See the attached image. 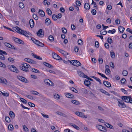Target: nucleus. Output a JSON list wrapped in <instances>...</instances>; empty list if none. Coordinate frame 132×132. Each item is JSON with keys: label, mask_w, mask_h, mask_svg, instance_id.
<instances>
[{"label": "nucleus", "mask_w": 132, "mask_h": 132, "mask_svg": "<svg viewBox=\"0 0 132 132\" xmlns=\"http://www.w3.org/2000/svg\"><path fill=\"white\" fill-rule=\"evenodd\" d=\"M67 97L70 98H73L74 97L73 95L68 93H66L64 94Z\"/></svg>", "instance_id": "obj_18"}, {"label": "nucleus", "mask_w": 132, "mask_h": 132, "mask_svg": "<svg viewBox=\"0 0 132 132\" xmlns=\"http://www.w3.org/2000/svg\"><path fill=\"white\" fill-rule=\"evenodd\" d=\"M118 105L121 108H125L126 105L122 100L118 99L117 100Z\"/></svg>", "instance_id": "obj_2"}, {"label": "nucleus", "mask_w": 132, "mask_h": 132, "mask_svg": "<svg viewBox=\"0 0 132 132\" xmlns=\"http://www.w3.org/2000/svg\"><path fill=\"white\" fill-rule=\"evenodd\" d=\"M49 39L51 42H52L54 40V38L53 36L51 35L49 37Z\"/></svg>", "instance_id": "obj_44"}, {"label": "nucleus", "mask_w": 132, "mask_h": 132, "mask_svg": "<svg viewBox=\"0 0 132 132\" xmlns=\"http://www.w3.org/2000/svg\"><path fill=\"white\" fill-rule=\"evenodd\" d=\"M0 67H3L4 68H6V67L5 64L0 61Z\"/></svg>", "instance_id": "obj_43"}, {"label": "nucleus", "mask_w": 132, "mask_h": 132, "mask_svg": "<svg viewBox=\"0 0 132 132\" xmlns=\"http://www.w3.org/2000/svg\"><path fill=\"white\" fill-rule=\"evenodd\" d=\"M16 31L19 33L22 34L24 35H26L27 32L26 31L21 29L17 27L16 28Z\"/></svg>", "instance_id": "obj_10"}, {"label": "nucleus", "mask_w": 132, "mask_h": 132, "mask_svg": "<svg viewBox=\"0 0 132 132\" xmlns=\"http://www.w3.org/2000/svg\"><path fill=\"white\" fill-rule=\"evenodd\" d=\"M125 29V28L122 26H120L119 28V30L121 33L123 32Z\"/></svg>", "instance_id": "obj_30"}, {"label": "nucleus", "mask_w": 132, "mask_h": 132, "mask_svg": "<svg viewBox=\"0 0 132 132\" xmlns=\"http://www.w3.org/2000/svg\"><path fill=\"white\" fill-rule=\"evenodd\" d=\"M43 4L44 5H46V4L47 5H50V2H48L47 0H44L43 2Z\"/></svg>", "instance_id": "obj_32"}, {"label": "nucleus", "mask_w": 132, "mask_h": 132, "mask_svg": "<svg viewBox=\"0 0 132 132\" xmlns=\"http://www.w3.org/2000/svg\"><path fill=\"white\" fill-rule=\"evenodd\" d=\"M29 23L31 28H32L34 25V21L32 19H31L29 21Z\"/></svg>", "instance_id": "obj_21"}, {"label": "nucleus", "mask_w": 132, "mask_h": 132, "mask_svg": "<svg viewBox=\"0 0 132 132\" xmlns=\"http://www.w3.org/2000/svg\"><path fill=\"white\" fill-rule=\"evenodd\" d=\"M84 7L85 9L87 10H89L90 8V5L87 3H86L85 4Z\"/></svg>", "instance_id": "obj_23"}, {"label": "nucleus", "mask_w": 132, "mask_h": 132, "mask_svg": "<svg viewBox=\"0 0 132 132\" xmlns=\"http://www.w3.org/2000/svg\"><path fill=\"white\" fill-rule=\"evenodd\" d=\"M32 70L33 72L36 73H38L39 72V71L38 70L35 68L32 69Z\"/></svg>", "instance_id": "obj_57"}, {"label": "nucleus", "mask_w": 132, "mask_h": 132, "mask_svg": "<svg viewBox=\"0 0 132 132\" xmlns=\"http://www.w3.org/2000/svg\"><path fill=\"white\" fill-rule=\"evenodd\" d=\"M72 64L73 65L78 67L80 65L81 63L79 62L76 60H73Z\"/></svg>", "instance_id": "obj_15"}, {"label": "nucleus", "mask_w": 132, "mask_h": 132, "mask_svg": "<svg viewBox=\"0 0 132 132\" xmlns=\"http://www.w3.org/2000/svg\"><path fill=\"white\" fill-rule=\"evenodd\" d=\"M126 81V80L125 78H122L121 80V82L122 84H125Z\"/></svg>", "instance_id": "obj_60"}, {"label": "nucleus", "mask_w": 132, "mask_h": 132, "mask_svg": "<svg viewBox=\"0 0 132 132\" xmlns=\"http://www.w3.org/2000/svg\"><path fill=\"white\" fill-rule=\"evenodd\" d=\"M120 90L123 93L125 94H127V92L126 90H125V89L122 88H121Z\"/></svg>", "instance_id": "obj_41"}, {"label": "nucleus", "mask_w": 132, "mask_h": 132, "mask_svg": "<svg viewBox=\"0 0 132 132\" xmlns=\"http://www.w3.org/2000/svg\"><path fill=\"white\" fill-rule=\"evenodd\" d=\"M6 54L5 52L0 50V59L2 60H4L5 58L3 55H6Z\"/></svg>", "instance_id": "obj_9"}, {"label": "nucleus", "mask_w": 132, "mask_h": 132, "mask_svg": "<svg viewBox=\"0 0 132 132\" xmlns=\"http://www.w3.org/2000/svg\"><path fill=\"white\" fill-rule=\"evenodd\" d=\"M62 32L64 34H66L67 32V30L65 28H63L62 29Z\"/></svg>", "instance_id": "obj_52"}, {"label": "nucleus", "mask_w": 132, "mask_h": 132, "mask_svg": "<svg viewBox=\"0 0 132 132\" xmlns=\"http://www.w3.org/2000/svg\"><path fill=\"white\" fill-rule=\"evenodd\" d=\"M52 57L55 59L59 60H61V57L55 53H52Z\"/></svg>", "instance_id": "obj_12"}, {"label": "nucleus", "mask_w": 132, "mask_h": 132, "mask_svg": "<svg viewBox=\"0 0 132 132\" xmlns=\"http://www.w3.org/2000/svg\"><path fill=\"white\" fill-rule=\"evenodd\" d=\"M20 100L23 103L26 104L27 103V101L24 99L22 98H20Z\"/></svg>", "instance_id": "obj_37"}, {"label": "nucleus", "mask_w": 132, "mask_h": 132, "mask_svg": "<svg viewBox=\"0 0 132 132\" xmlns=\"http://www.w3.org/2000/svg\"><path fill=\"white\" fill-rule=\"evenodd\" d=\"M78 44L80 45H81L83 44V42L81 39H79L78 40Z\"/></svg>", "instance_id": "obj_49"}, {"label": "nucleus", "mask_w": 132, "mask_h": 132, "mask_svg": "<svg viewBox=\"0 0 132 132\" xmlns=\"http://www.w3.org/2000/svg\"><path fill=\"white\" fill-rule=\"evenodd\" d=\"M8 128L9 130L12 131L13 129L14 128L12 124H9L8 126Z\"/></svg>", "instance_id": "obj_34"}, {"label": "nucleus", "mask_w": 132, "mask_h": 132, "mask_svg": "<svg viewBox=\"0 0 132 132\" xmlns=\"http://www.w3.org/2000/svg\"><path fill=\"white\" fill-rule=\"evenodd\" d=\"M2 94L3 95L5 96L8 97L9 96V93H3L1 92Z\"/></svg>", "instance_id": "obj_51"}, {"label": "nucleus", "mask_w": 132, "mask_h": 132, "mask_svg": "<svg viewBox=\"0 0 132 132\" xmlns=\"http://www.w3.org/2000/svg\"><path fill=\"white\" fill-rule=\"evenodd\" d=\"M23 128L24 130H25V131H28V129L27 127L25 125H23Z\"/></svg>", "instance_id": "obj_63"}, {"label": "nucleus", "mask_w": 132, "mask_h": 132, "mask_svg": "<svg viewBox=\"0 0 132 132\" xmlns=\"http://www.w3.org/2000/svg\"><path fill=\"white\" fill-rule=\"evenodd\" d=\"M44 64L46 66L50 68H51L52 67V66L50 64L46 62H44Z\"/></svg>", "instance_id": "obj_35"}, {"label": "nucleus", "mask_w": 132, "mask_h": 132, "mask_svg": "<svg viewBox=\"0 0 132 132\" xmlns=\"http://www.w3.org/2000/svg\"><path fill=\"white\" fill-rule=\"evenodd\" d=\"M106 125V126L108 128H110L111 129H113V127L112 126L111 124H105Z\"/></svg>", "instance_id": "obj_42"}, {"label": "nucleus", "mask_w": 132, "mask_h": 132, "mask_svg": "<svg viewBox=\"0 0 132 132\" xmlns=\"http://www.w3.org/2000/svg\"><path fill=\"white\" fill-rule=\"evenodd\" d=\"M18 79L20 81L24 82H28V80L24 77L21 76H17Z\"/></svg>", "instance_id": "obj_11"}, {"label": "nucleus", "mask_w": 132, "mask_h": 132, "mask_svg": "<svg viewBox=\"0 0 132 132\" xmlns=\"http://www.w3.org/2000/svg\"><path fill=\"white\" fill-rule=\"evenodd\" d=\"M54 97L56 99H59L60 98V96L58 94H55L54 95Z\"/></svg>", "instance_id": "obj_55"}, {"label": "nucleus", "mask_w": 132, "mask_h": 132, "mask_svg": "<svg viewBox=\"0 0 132 132\" xmlns=\"http://www.w3.org/2000/svg\"><path fill=\"white\" fill-rule=\"evenodd\" d=\"M85 85L87 86H88L90 85V82L87 80H85L84 81Z\"/></svg>", "instance_id": "obj_28"}, {"label": "nucleus", "mask_w": 132, "mask_h": 132, "mask_svg": "<svg viewBox=\"0 0 132 132\" xmlns=\"http://www.w3.org/2000/svg\"><path fill=\"white\" fill-rule=\"evenodd\" d=\"M5 119L6 121L8 123H9L10 121V119L9 117H5Z\"/></svg>", "instance_id": "obj_48"}, {"label": "nucleus", "mask_w": 132, "mask_h": 132, "mask_svg": "<svg viewBox=\"0 0 132 132\" xmlns=\"http://www.w3.org/2000/svg\"><path fill=\"white\" fill-rule=\"evenodd\" d=\"M9 114L10 116L12 118H14L15 117V114L12 111H10L9 112Z\"/></svg>", "instance_id": "obj_27"}, {"label": "nucleus", "mask_w": 132, "mask_h": 132, "mask_svg": "<svg viewBox=\"0 0 132 132\" xmlns=\"http://www.w3.org/2000/svg\"><path fill=\"white\" fill-rule=\"evenodd\" d=\"M19 7L21 8L22 9L24 7V5L23 3L22 2H20L19 3Z\"/></svg>", "instance_id": "obj_36"}, {"label": "nucleus", "mask_w": 132, "mask_h": 132, "mask_svg": "<svg viewBox=\"0 0 132 132\" xmlns=\"http://www.w3.org/2000/svg\"><path fill=\"white\" fill-rule=\"evenodd\" d=\"M34 95H37L39 94V93L37 92L36 91H33L31 92Z\"/></svg>", "instance_id": "obj_59"}, {"label": "nucleus", "mask_w": 132, "mask_h": 132, "mask_svg": "<svg viewBox=\"0 0 132 132\" xmlns=\"http://www.w3.org/2000/svg\"><path fill=\"white\" fill-rule=\"evenodd\" d=\"M59 52L61 53L62 54L65 55L67 54V55H68V53L67 52H65V51H64L60 49L59 50Z\"/></svg>", "instance_id": "obj_29"}, {"label": "nucleus", "mask_w": 132, "mask_h": 132, "mask_svg": "<svg viewBox=\"0 0 132 132\" xmlns=\"http://www.w3.org/2000/svg\"><path fill=\"white\" fill-rule=\"evenodd\" d=\"M115 22L117 24H119L120 23V20L119 19H117L116 20Z\"/></svg>", "instance_id": "obj_58"}, {"label": "nucleus", "mask_w": 132, "mask_h": 132, "mask_svg": "<svg viewBox=\"0 0 132 132\" xmlns=\"http://www.w3.org/2000/svg\"><path fill=\"white\" fill-rule=\"evenodd\" d=\"M9 69L12 71L18 73L19 72L18 69L14 66L12 65H9Z\"/></svg>", "instance_id": "obj_3"}, {"label": "nucleus", "mask_w": 132, "mask_h": 132, "mask_svg": "<svg viewBox=\"0 0 132 132\" xmlns=\"http://www.w3.org/2000/svg\"><path fill=\"white\" fill-rule=\"evenodd\" d=\"M123 75L125 76H126L127 75L128 72L126 70H124L122 72Z\"/></svg>", "instance_id": "obj_45"}, {"label": "nucleus", "mask_w": 132, "mask_h": 132, "mask_svg": "<svg viewBox=\"0 0 132 132\" xmlns=\"http://www.w3.org/2000/svg\"><path fill=\"white\" fill-rule=\"evenodd\" d=\"M5 45L9 48L14 49L15 48L14 46L12 45L11 44L7 43H4Z\"/></svg>", "instance_id": "obj_17"}, {"label": "nucleus", "mask_w": 132, "mask_h": 132, "mask_svg": "<svg viewBox=\"0 0 132 132\" xmlns=\"http://www.w3.org/2000/svg\"><path fill=\"white\" fill-rule=\"evenodd\" d=\"M108 42L110 44L112 43V39L110 38H109L108 39Z\"/></svg>", "instance_id": "obj_64"}, {"label": "nucleus", "mask_w": 132, "mask_h": 132, "mask_svg": "<svg viewBox=\"0 0 132 132\" xmlns=\"http://www.w3.org/2000/svg\"><path fill=\"white\" fill-rule=\"evenodd\" d=\"M104 85L107 87H110L111 85L109 82L107 81H104L103 82Z\"/></svg>", "instance_id": "obj_20"}, {"label": "nucleus", "mask_w": 132, "mask_h": 132, "mask_svg": "<svg viewBox=\"0 0 132 132\" xmlns=\"http://www.w3.org/2000/svg\"><path fill=\"white\" fill-rule=\"evenodd\" d=\"M31 40L33 42L36 44L40 46H44V44H43L40 42L39 41L36 39L34 38H31Z\"/></svg>", "instance_id": "obj_4"}, {"label": "nucleus", "mask_w": 132, "mask_h": 132, "mask_svg": "<svg viewBox=\"0 0 132 132\" xmlns=\"http://www.w3.org/2000/svg\"><path fill=\"white\" fill-rule=\"evenodd\" d=\"M32 55L34 57L39 60H42V59L40 56H38L32 53Z\"/></svg>", "instance_id": "obj_26"}, {"label": "nucleus", "mask_w": 132, "mask_h": 132, "mask_svg": "<svg viewBox=\"0 0 132 132\" xmlns=\"http://www.w3.org/2000/svg\"><path fill=\"white\" fill-rule=\"evenodd\" d=\"M45 83L47 85H53L54 84L53 82L48 79H46L44 80Z\"/></svg>", "instance_id": "obj_14"}, {"label": "nucleus", "mask_w": 132, "mask_h": 132, "mask_svg": "<svg viewBox=\"0 0 132 132\" xmlns=\"http://www.w3.org/2000/svg\"><path fill=\"white\" fill-rule=\"evenodd\" d=\"M97 128L103 132H105L106 131V128L105 127L102 126L100 124H97L96 126Z\"/></svg>", "instance_id": "obj_6"}, {"label": "nucleus", "mask_w": 132, "mask_h": 132, "mask_svg": "<svg viewBox=\"0 0 132 132\" xmlns=\"http://www.w3.org/2000/svg\"><path fill=\"white\" fill-rule=\"evenodd\" d=\"M56 113L57 114H58L59 115H60L62 116H63L65 117L66 116V115L65 114L63 113H62L61 112H57Z\"/></svg>", "instance_id": "obj_39"}, {"label": "nucleus", "mask_w": 132, "mask_h": 132, "mask_svg": "<svg viewBox=\"0 0 132 132\" xmlns=\"http://www.w3.org/2000/svg\"><path fill=\"white\" fill-rule=\"evenodd\" d=\"M19 67L21 70L26 72L29 71L28 69H30L31 67L29 64L25 63H22L20 65Z\"/></svg>", "instance_id": "obj_1"}, {"label": "nucleus", "mask_w": 132, "mask_h": 132, "mask_svg": "<svg viewBox=\"0 0 132 132\" xmlns=\"http://www.w3.org/2000/svg\"><path fill=\"white\" fill-rule=\"evenodd\" d=\"M70 90L73 92L75 93H77L78 92L77 90L73 87H72L71 88Z\"/></svg>", "instance_id": "obj_50"}, {"label": "nucleus", "mask_w": 132, "mask_h": 132, "mask_svg": "<svg viewBox=\"0 0 132 132\" xmlns=\"http://www.w3.org/2000/svg\"><path fill=\"white\" fill-rule=\"evenodd\" d=\"M53 19L54 20H56L57 19V17L55 14L53 15L52 16Z\"/></svg>", "instance_id": "obj_47"}, {"label": "nucleus", "mask_w": 132, "mask_h": 132, "mask_svg": "<svg viewBox=\"0 0 132 132\" xmlns=\"http://www.w3.org/2000/svg\"><path fill=\"white\" fill-rule=\"evenodd\" d=\"M71 102L74 104L77 105L80 104L79 102L77 100H72L71 101Z\"/></svg>", "instance_id": "obj_33"}, {"label": "nucleus", "mask_w": 132, "mask_h": 132, "mask_svg": "<svg viewBox=\"0 0 132 132\" xmlns=\"http://www.w3.org/2000/svg\"><path fill=\"white\" fill-rule=\"evenodd\" d=\"M37 35L40 37H42L43 36L42 34V30L40 29L37 33Z\"/></svg>", "instance_id": "obj_19"}, {"label": "nucleus", "mask_w": 132, "mask_h": 132, "mask_svg": "<svg viewBox=\"0 0 132 132\" xmlns=\"http://www.w3.org/2000/svg\"><path fill=\"white\" fill-rule=\"evenodd\" d=\"M24 60L25 61H26L29 63H31L33 64H34L36 63V62L35 61H33L32 60L29 58H25L24 59Z\"/></svg>", "instance_id": "obj_16"}, {"label": "nucleus", "mask_w": 132, "mask_h": 132, "mask_svg": "<svg viewBox=\"0 0 132 132\" xmlns=\"http://www.w3.org/2000/svg\"><path fill=\"white\" fill-rule=\"evenodd\" d=\"M75 114L77 115L84 118H86L87 117L86 115H84L82 112H75Z\"/></svg>", "instance_id": "obj_8"}, {"label": "nucleus", "mask_w": 132, "mask_h": 132, "mask_svg": "<svg viewBox=\"0 0 132 132\" xmlns=\"http://www.w3.org/2000/svg\"><path fill=\"white\" fill-rule=\"evenodd\" d=\"M111 56L112 58H114L115 57V54L114 52H111Z\"/></svg>", "instance_id": "obj_61"}, {"label": "nucleus", "mask_w": 132, "mask_h": 132, "mask_svg": "<svg viewBox=\"0 0 132 132\" xmlns=\"http://www.w3.org/2000/svg\"><path fill=\"white\" fill-rule=\"evenodd\" d=\"M78 75L80 77H82L85 78H86L87 76L85 75L84 73L81 72H80L78 73Z\"/></svg>", "instance_id": "obj_25"}, {"label": "nucleus", "mask_w": 132, "mask_h": 132, "mask_svg": "<svg viewBox=\"0 0 132 132\" xmlns=\"http://www.w3.org/2000/svg\"><path fill=\"white\" fill-rule=\"evenodd\" d=\"M33 18L36 20H37L38 19V17L37 15L35 14H34L33 15Z\"/></svg>", "instance_id": "obj_40"}, {"label": "nucleus", "mask_w": 132, "mask_h": 132, "mask_svg": "<svg viewBox=\"0 0 132 132\" xmlns=\"http://www.w3.org/2000/svg\"><path fill=\"white\" fill-rule=\"evenodd\" d=\"M28 104L31 106L32 107H34L35 106V105L33 103L31 102H29Z\"/></svg>", "instance_id": "obj_62"}, {"label": "nucleus", "mask_w": 132, "mask_h": 132, "mask_svg": "<svg viewBox=\"0 0 132 132\" xmlns=\"http://www.w3.org/2000/svg\"><path fill=\"white\" fill-rule=\"evenodd\" d=\"M110 69L105 70V73L106 75H109L110 73Z\"/></svg>", "instance_id": "obj_56"}, {"label": "nucleus", "mask_w": 132, "mask_h": 132, "mask_svg": "<svg viewBox=\"0 0 132 132\" xmlns=\"http://www.w3.org/2000/svg\"><path fill=\"white\" fill-rule=\"evenodd\" d=\"M46 11L48 15H50L52 13V12L49 9H47L46 10Z\"/></svg>", "instance_id": "obj_38"}, {"label": "nucleus", "mask_w": 132, "mask_h": 132, "mask_svg": "<svg viewBox=\"0 0 132 132\" xmlns=\"http://www.w3.org/2000/svg\"><path fill=\"white\" fill-rule=\"evenodd\" d=\"M100 91L102 93L105 94L106 95L108 96H110V94H109V93L107 92L105 90H104L102 89H100Z\"/></svg>", "instance_id": "obj_24"}, {"label": "nucleus", "mask_w": 132, "mask_h": 132, "mask_svg": "<svg viewBox=\"0 0 132 132\" xmlns=\"http://www.w3.org/2000/svg\"><path fill=\"white\" fill-rule=\"evenodd\" d=\"M97 73L99 75H100L102 77L105 78L106 79H108L107 78L104 74H102V73H99V72H97Z\"/></svg>", "instance_id": "obj_46"}, {"label": "nucleus", "mask_w": 132, "mask_h": 132, "mask_svg": "<svg viewBox=\"0 0 132 132\" xmlns=\"http://www.w3.org/2000/svg\"><path fill=\"white\" fill-rule=\"evenodd\" d=\"M91 13L93 15H95L96 14V11L95 9H93L91 11Z\"/></svg>", "instance_id": "obj_53"}, {"label": "nucleus", "mask_w": 132, "mask_h": 132, "mask_svg": "<svg viewBox=\"0 0 132 132\" xmlns=\"http://www.w3.org/2000/svg\"><path fill=\"white\" fill-rule=\"evenodd\" d=\"M131 97V96H123L121 97V99L123 101L126 102L128 103L130 102Z\"/></svg>", "instance_id": "obj_5"}, {"label": "nucleus", "mask_w": 132, "mask_h": 132, "mask_svg": "<svg viewBox=\"0 0 132 132\" xmlns=\"http://www.w3.org/2000/svg\"><path fill=\"white\" fill-rule=\"evenodd\" d=\"M39 14L42 17L45 16V14L44 11L42 10H39L38 12Z\"/></svg>", "instance_id": "obj_22"}, {"label": "nucleus", "mask_w": 132, "mask_h": 132, "mask_svg": "<svg viewBox=\"0 0 132 132\" xmlns=\"http://www.w3.org/2000/svg\"><path fill=\"white\" fill-rule=\"evenodd\" d=\"M12 38L13 40L16 43L21 44H23L24 43V42L22 40L15 37H13Z\"/></svg>", "instance_id": "obj_7"}, {"label": "nucleus", "mask_w": 132, "mask_h": 132, "mask_svg": "<svg viewBox=\"0 0 132 132\" xmlns=\"http://www.w3.org/2000/svg\"><path fill=\"white\" fill-rule=\"evenodd\" d=\"M41 114L45 118H49V116L43 113H42Z\"/></svg>", "instance_id": "obj_54"}, {"label": "nucleus", "mask_w": 132, "mask_h": 132, "mask_svg": "<svg viewBox=\"0 0 132 132\" xmlns=\"http://www.w3.org/2000/svg\"><path fill=\"white\" fill-rule=\"evenodd\" d=\"M7 82V81L6 79L2 77H0V83L5 85Z\"/></svg>", "instance_id": "obj_13"}, {"label": "nucleus", "mask_w": 132, "mask_h": 132, "mask_svg": "<svg viewBox=\"0 0 132 132\" xmlns=\"http://www.w3.org/2000/svg\"><path fill=\"white\" fill-rule=\"evenodd\" d=\"M45 23L47 25H49L51 23V21L50 19L48 18H47L45 20Z\"/></svg>", "instance_id": "obj_31"}]
</instances>
